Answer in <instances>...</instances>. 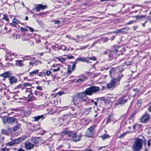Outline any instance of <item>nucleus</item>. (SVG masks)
I'll use <instances>...</instances> for the list:
<instances>
[{
    "label": "nucleus",
    "instance_id": "12",
    "mask_svg": "<svg viewBox=\"0 0 151 151\" xmlns=\"http://www.w3.org/2000/svg\"><path fill=\"white\" fill-rule=\"evenodd\" d=\"M76 60L81 61L83 62H86L87 63H88L89 62V61L87 58V57H79L76 59Z\"/></svg>",
    "mask_w": 151,
    "mask_h": 151
},
{
    "label": "nucleus",
    "instance_id": "44",
    "mask_svg": "<svg viewBox=\"0 0 151 151\" xmlns=\"http://www.w3.org/2000/svg\"><path fill=\"white\" fill-rule=\"evenodd\" d=\"M22 84H19L18 86H17L16 88L17 89H19V88H21V90H23V88L22 87Z\"/></svg>",
    "mask_w": 151,
    "mask_h": 151
},
{
    "label": "nucleus",
    "instance_id": "34",
    "mask_svg": "<svg viewBox=\"0 0 151 151\" xmlns=\"http://www.w3.org/2000/svg\"><path fill=\"white\" fill-rule=\"evenodd\" d=\"M32 84L30 83H24L23 84V86L24 87H27L28 86H31Z\"/></svg>",
    "mask_w": 151,
    "mask_h": 151
},
{
    "label": "nucleus",
    "instance_id": "49",
    "mask_svg": "<svg viewBox=\"0 0 151 151\" xmlns=\"http://www.w3.org/2000/svg\"><path fill=\"white\" fill-rule=\"evenodd\" d=\"M9 150L6 148H2L1 150V151H8Z\"/></svg>",
    "mask_w": 151,
    "mask_h": 151
},
{
    "label": "nucleus",
    "instance_id": "42",
    "mask_svg": "<svg viewBox=\"0 0 151 151\" xmlns=\"http://www.w3.org/2000/svg\"><path fill=\"white\" fill-rule=\"evenodd\" d=\"M58 60H59V61H60L62 63H63V62H64L65 60V58H58Z\"/></svg>",
    "mask_w": 151,
    "mask_h": 151
},
{
    "label": "nucleus",
    "instance_id": "18",
    "mask_svg": "<svg viewBox=\"0 0 151 151\" xmlns=\"http://www.w3.org/2000/svg\"><path fill=\"white\" fill-rule=\"evenodd\" d=\"M92 109V108L91 107L89 108L88 109H84L83 112L85 114L87 115L91 112Z\"/></svg>",
    "mask_w": 151,
    "mask_h": 151
},
{
    "label": "nucleus",
    "instance_id": "26",
    "mask_svg": "<svg viewBox=\"0 0 151 151\" xmlns=\"http://www.w3.org/2000/svg\"><path fill=\"white\" fill-rule=\"evenodd\" d=\"M27 137L26 136H23L22 137H19L18 139L20 143H21Z\"/></svg>",
    "mask_w": 151,
    "mask_h": 151
},
{
    "label": "nucleus",
    "instance_id": "51",
    "mask_svg": "<svg viewBox=\"0 0 151 151\" xmlns=\"http://www.w3.org/2000/svg\"><path fill=\"white\" fill-rule=\"evenodd\" d=\"M60 69L59 67H58L57 69H54L53 70V71L54 72H55L60 70Z\"/></svg>",
    "mask_w": 151,
    "mask_h": 151
},
{
    "label": "nucleus",
    "instance_id": "43",
    "mask_svg": "<svg viewBox=\"0 0 151 151\" xmlns=\"http://www.w3.org/2000/svg\"><path fill=\"white\" fill-rule=\"evenodd\" d=\"M14 142L15 144H17L19 143H20L19 141L18 138L14 139Z\"/></svg>",
    "mask_w": 151,
    "mask_h": 151
},
{
    "label": "nucleus",
    "instance_id": "39",
    "mask_svg": "<svg viewBox=\"0 0 151 151\" xmlns=\"http://www.w3.org/2000/svg\"><path fill=\"white\" fill-rule=\"evenodd\" d=\"M38 75L40 76L44 77L45 76L46 74L45 73L40 72L39 73V74Z\"/></svg>",
    "mask_w": 151,
    "mask_h": 151
},
{
    "label": "nucleus",
    "instance_id": "63",
    "mask_svg": "<svg viewBox=\"0 0 151 151\" xmlns=\"http://www.w3.org/2000/svg\"><path fill=\"white\" fill-rule=\"evenodd\" d=\"M68 73H71V70L69 69V68H68Z\"/></svg>",
    "mask_w": 151,
    "mask_h": 151
},
{
    "label": "nucleus",
    "instance_id": "8",
    "mask_svg": "<svg viewBox=\"0 0 151 151\" xmlns=\"http://www.w3.org/2000/svg\"><path fill=\"white\" fill-rule=\"evenodd\" d=\"M47 6L45 5H43L41 4H38L36 5L35 9L36 10L37 12H39L40 10H43L47 9Z\"/></svg>",
    "mask_w": 151,
    "mask_h": 151
},
{
    "label": "nucleus",
    "instance_id": "23",
    "mask_svg": "<svg viewBox=\"0 0 151 151\" xmlns=\"http://www.w3.org/2000/svg\"><path fill=\"white\" fill-rule=\"evenodd\" d=\"M12 55H13V56L14 55V54H12L11 53H7L6 52V54L5 56V57L6 58L5 60H7L8 59V58L9 57H11Z\"/></svg>",
    "mask_w": 151,
    "mask_h": 151
},
{
    "label": "nucleus",
    "instance_id": "32",
    "mask_svg": "<svg viewBox=\"0 0 151 151\" xmlns=\"http://www.w3.org/2000/svg\"><path fill=\"white\" fill-rule=\"evenodd\" d=\"M1 133L3 134H5L7 135L8 133L6 130L4 129H3L1 130Z\"/></svg>",
    "mask_w": 151,
    "mask_h": 151
},
{
    "label": "nucleus",
    "instance_id": "9",
    "mask_svg": "<svg viewBox=\"0 0 151 151\" xmlns=\"http://www.w3.org/2000/svg\"><path fill=\"white\" fill-rule=\"evenodd\" d=\"M73 100L74 104H77L80 102H82L78 94L73 98Z\"/></svg>",
    "mask_w": 151,
    "mask_h": 151
},
{
    "label": "nucleus",
    "instance_id": "3",
    "mask_svg": "<svg viewBox=\"0 0 151 151\" xmlns=\"http://www.w3.org/2000/svg\"><path fill=\"white\" fill-rule=\"evenodd\" d=\"M1 118L4 124L12 125L14 122L17 121V119L13 117H8L4 116Z\"/></svg>",
    "mask_w": 151,
    "mask_h": 151
},
{
    "label": "nucleus",
    "instance_id": "10",
    "mask_svg": "<svg viewBox=\"0 0 151 151\" xmlns=\"http://www.w3.org/2000/svg\"><path fill=\"white\" fill-rule=\"evenodd\" d=\"M115 82V79H112L110 83L107 85V88H114Z\"/></svg>",
    "mask_w": 151,
    "mask_h": 151
},
{
    "label": "nucleus",
    "instance_id": "37",
    "mask_svg": "<svg viewBox=\"0 0 151 151\" xmlns=\"http://www.w3.org/2000/svg\"><path fill=\"white\" fill-rule=\"evenodd\" d=\"M94 129V127H91L88 128L87 130H89L90 132H91L93 133V131Z\"/></svg>",
    "mask_w": 151,
    "mask_h": 151
},
{
    "label": "nucleus",
    "instance_id": "41",
    "mask_svg": "<svg viewBox=\"0 0 151 151\" xmlns=\"http://www.w3.org/2000/svg\"><path fill=\"white\" fill-rule=\"evenodd\" d=\"M136 20L135 21H134L133 20H132L129 21L126 24V25H128V24H132L134 23V22H136Z\"/></svg>",
    "mask_w": 151,
    "mask_h": 151
},
{
    "label": "nucleus",
    "instance_id": "54",
    "mask_svg": "<svg viewBox=\"0 0 151 151\" xmlns=\"http://www.w3.org/2000/svg\"><path fill=\"white\" fill-rule=\"evenodd\" d=\"M91 101L92 103H94V104L96 106L97 105V102H96L94 101L93 99L91 100L90 99V101Z\"/></svg>",
    "mask_w": 151,
    "mask_h": 151
},
{
    "label": "nucleus",
    "instance_id": "38",
    "mask_svg": "<svg viewBox=\"0 0 151 151\" xmlns=\"http://www.w3.org/2000/svg\"><path fill=\"white\" fill-rule=\"evenodd\" d=\"M87 58H88V60H96V57L94 56H93L92 57H87Z\"/></svg>",
    "mask_w": 151,
    "mask_h": 151
},
{
    "label": "nucleus",
    "instance_id": "62",
    "mask_svg": "<svg viewBox=\"0 0 151 151\" xmlns=\"http://www.w3.org/2000/svg\"><path fill=\"white\" fill-rule=\"evenodd\" d=\"M68 58L69 59H72V58H74V57L73 56H68Z\"/></svg>",
    "mask_w": 151,
    "mask_h": 151
},
{
    "label": "nucleus",
    "instance_id": "27",
    "mask_svg": "<svg viewBox=\"0 0 151 151\" xmlns=\"http://www.w3.org/2000/svg\"><path fill=\"white\" fill-rule=\"evenodd\" d=\"M27 137L26 136H23L22 137H19L18 139L20 143H21Z\"/></svg>",
    "mask_w": 151,
    "mask_h": 151
},
{
    "label": "nucleus",
    "instance_id": "20",
    "mask_svg": "<svg viewBox=\"0 0 151 151\" xmlns=\"http://www.w3.org/2000/svg\"><path fill=\"white\" fill-rule=\"evenodd\" d=\"M123 76V75L121 73H118L117 78H114V79H115L116 81H119L122 78Z\"/></svg>",
    "mask_w": 151,
    "mask_h": 151
},
{
    "label": "nucleus",
    "instance_id": "52",
    "mask_svg": "<svg viewBox=\"0 0 151 151\" xmlns=\"http://www.w3.org/2000/svg\"><path fill=\"white\" fill-rule=\"evenodd\" d=\"M53 22H54L55 24H58L60 23V21L59 20H53Z\"/></svg>",
    "mask_w": 151,
    "mask_h": 151
},
{
    "label": "nucleus",
    "instance_id": "11",
    "mask_svg": "<svg viewBox=\"0 0 151 151\" xmlns=\"http://www.w3.org/2000/svg\"><path fill=\"white\" fill-rule=\"evenodd\" d=\"M11 74H12L11 72L9 71H8L3 73L0 74V76L2 77L6 78L9 77L11 75Z\"/></svg>",
    "mask_w": 151,
    "mask_h": 151
},
{
    "label": "nucleus",
    "instance_id": "36",
    "mask_svg": "<svg viewBox=\"0 0 151 151\" xmlns=\"http://www.w3.org/2000/svg\"><path fill=\"white\" fill-rule=\"evenodd\" d=\"M3 19H4L7 22H8L9 21V19L7 17L6 15V14H4Z\"/></svg>",
    "mask_w": 151,
    "mask_h": 151
},
{
    "label": "nucleus",
    "instance_id": "46",
    "mask_svg": "<svg viewBox=\"0 0 151 151\" xmlns=\"http://www.w3.org/2000/svg\"><path fill=\"white\" fill-rule=\"evenodd\" d=\"M119 68L120 73H121V72H122L124 70L123 69L122 66H120L119 67Z\"/></svg>",
    "mask_w": 151,
    "mask_h": 151
},
{
    "label": "nucleus",
    "instance_id": "4",
    "mask_svg": "<svg viewBox=\"0 0 151 151\" xmlns=\"http://www.w3.org/2000/svg\"><path fill=\"white\" fill-rule=\"evenodd\" d=\"M127 99L125 98L124 97H121L117 101L115 104V106L118 105H122L124 104L127 101Z\"/></svg>",
    "mask_w": 151,
    "mask_h": 151
},
{
    "label": "nucleus",
    "instance_id": "47",
    "mask_svg": "<svg viewBox=\"0 0 151 151\" xmlns=\"http://www.w3.org/2000/svg\"><path fill=\"white\" fill-rule=\"evenodd\" d=\"M95 113L96 114H97V115H98L100 114V110L99 109H98L96 111H95Z\"/></svg>",
    "mask_w": 151,
    "mask_h": 151
},
{
    "label": "nucleus",
    "instance_id": "50",
    "mask_svg": "<svg viewBox=\"0 0 151 151\" xmlns=\"http://www.w3.org/2000/svg\"><path fill=\"white\" fill-rule=\"evenodd\" d=\"M151 142V141L150 139L148 140V142H147V145L149 147L150 146Z\"/></svg>",
    "mask_w": 151,
    "mask_h": 151
},
{
    "label": "nucleus",
    "instance_id": "2",
    "mask_svg": "<svg viewBox=\"0 0 151 151\" xmlns=\"http://www.w3.org/2000/svg\"><path fill=\"white\" fill-rule=\"evenodd\" d=\"M143 140L141 139L137 138L133 144L132 147L134 151H139L142 147Z\"/></svg>",
    "mask_w": 151,
    "mask_h": 151
},
{
    "label": "nucleus",
    "instance_id": "53",
    "mask_svg": "<svg viewBox=\"0 0 151 151\" xmlns=\"http://www.w3.org/2000/svg\"><path fill=\"white\" fill-rule=\"evenodd\" d=\"M27 27H28L30 31L31 32H33L34 31V29L30 27H28V26Z\"/></svg>",
    "mask_w": 151,
    "mask_h": 151
},
{
    "label": "nucleus",
    "instance_id": "1",
    "mask_svg": "<svg viewBox=\"0 0 151 151\" xmlns=\"http://www.w3.org/2000/svg\"><path fill=\"white\" fill-rule=\"evenodd\" d=\"M100 91L99 87L95 86H92L87 88L85 91L78 93L82 102L84 101L87 104L90 103V99L87 95L92 96L93 94L98 92Z\"/></svg>",
    "mask_w": 151,
    "mask_h": 151
},
{
    "label": "nucleus",
    "instance_id": "16",
    "mask_svg": "<svg viewBox=\"0 0 151 151\" xmlns=\"http://www.w3.org/2000/svg\"><path fill=\"white\" fill-rule=\"evenodd\" d=\"M119 48V47L118 46H116L114 47L113 49V51H111L110 52V55H109V57H112L113 55H112L113 52H116L117 51V50Z\"/></svg>",
    "mask_w": 151,
    "mask_h": 151
},
{
    "label": "nucleus",
    "instance_id": "19",
    "mask_svg": "<svg viewBox=\"0 0 151 151\" xmlns=\"http://www.w3.org/2000/svg\"><path fill=\"white\" fill-rule=\"evenodd\" d=\"M135 17L136 18V21L137 19H143L145 18L146 17V16L145 15H142V16H139V15H137L133 17Z\"/></svg>",
    "mask_w": 151,
    "mask_h": 151
},
{
    "label": "nucleus",
    "instance_id": "48",
    "mask_svg": "<svg viewBox=\"0 0 151 151\" xmlns=\"http://www.w3.org/2000/svg\"><path fill=\"white\" fill-rule=\"evenodd\" d=\"M142 102V100L141 99H139L138 100L137 102V104L138 105H140Z\"/></svg>",
    "mask_w": 151,
    "mask_h": 151
},
{
    "label": "nucleus",
    "instance_id": "35",
    "mask_svg": "<svg viewBox=\"0 0 151 151\" xmlns=\"http://www.w3.org/2000/svg\"><path fill=\"white\" fill-rule=\"evenodd\" d=\"M46 74L48 76H52V73L49 70L46 71Z\"/></svg>",
    "mask_w": 151,
    "mask_h": 151
},
{
    "label": "nucleus",
    "instance_id": "40",
    "mask_svg": "<svg viewBox=\"0 0 151 151\" xmlns=\"http://www.w3.org/2000/svg\"><path fill=\"white\" fill-rule=\"evenodd\" d=\"M76 63L75 62H73V65L72 67V70H75L76 69Z\"/></svg>",
    "mask_w": 151,
    "mask_h": 151
},
{
    "label": "nucleus",
    "instance_id": "60",
    "mask_svg": "<svg viewBox=\"0 0 151 151\" xmlns=\"http://www.w3.org/2000/svg\"><path fill=\"white\" fill-rule=\"evenodd\" d=\"M91 74L92 75H93V76H92V77H95L98 76L97 74L96 75V74L94 73H92Z\"/></svg>",
    "mask_w": 151,
    "mask_h": 151
},
{
    "label": "nucleus",
    "instance_id": "29",
    "mask_svg": "<svg viewBox=\"0 0 151 151\" xmlns=\"http://www.w3.org/2000/svg\"><path fill=\"white\" fill-rule=\"evenodd\" d=\"M101 137L103 139H104L106 138H108L109 137V136L108 134H104L101 135Z\"/></svg>",
    "mask_w": 151,
    "mask_h": 151
},
{
    "label": "nucleus",
    "instance_id": "59",
    "mask_svg": "<svg viewBox=\"0 0 151 151\" xmlns=\"http://www.w3.org/2000/svg\"><path fill=\"white\" fill-rule=\"evenodd\" d=\"M32 96V93H30L28 95V97L29 98H31Z\"/></svg>",
    "mask_w": 151,
    "mask_h": 151
},
{
    "label": "nucleus",
    "instance_id": "5",
    "mask_svg": "<svg viewBox=\"0 0 151 151\" xmlns=\"http://www.w3.org/2000/svg\"><path fill=\"white\" fill-rule=\"evenodd\" d=\"M150 115L145 113L142 117L140 122L142 123H145L150 119Z\"/></svg>",
    "mask_w": 151,
    "mask_h": 151
},
{
    "label": "nucleus",
    "instance_id": "17",
    "mask_svg": "<svg viewBox=\"0 0 151 151\" xmlns=\"http://www.w3.org/2000/svg\"><path fill=\"white\" fill-rule=\"evenodd\" d=\"M23 61L22 60H16V65L19 66H22L23 65Z\"/></svg>",
    "mask_w": 151,
    "mask_h": 151
},
{
    "label": "nucleus",
    "instance_id": "6",
    "mask_svg": "<svg viewBox=\"0 0 151 151\" xmlns=\"http://www.w3.org/2000/svg\"><path fill=\"white\" fill-rule=\"evenodd\" d=\"M35 146V144L32 142L29 141H27L25 143V146L26 149L27 150H30L33 148Z\"/></svg>",
    "mask_w": 151,
    "mask_h": 151
},
{
    "label": "nucleus",
    "instance_id": "7",
    "mask_svg": "<svg viewBox=\"0 0 151 151\" xmlns=\"http://www.w3.org/2000/svg\"><path fill=\"white\" fill-rule=\"evenodd\" d=\"M70 137L74 141L77 142L80 140L81 139V136L80 135L77 136L76 133L71 134Z\"/></svg>",
    "mask_w": 151,
    "mask_h": 151
},
{
    "label": "nucleus",
    "instance_id": "45",
    "mask_svg": "<svg viewBox=\"0 0 151 151\" xmlns=\"http://www.w3.org/2000/svg\"><path fill=\"white\" fill-rule=\"evenodd\" d=\"M20 30L22 32H26V31L27 32L28 31V30L27 29H25L23 27L21 28Z\"/></svg>",
    "mask_w": 151,
    "mask_h": 151
},
{
    "label": "nucleus",
    "instance_id": "57",
    "mask_svg": "<svg viewBox=\"0 0 151 151\" xmlns=\"http://www.w3.org/2000/svg\"><path fill=\"white\" fill-rule=\"evenodd\" d=\"M14 141L13 142H10L9 143V146H12V145H14Z\"/></svg>",
    "mask_w": 151,
    "mask_h": 151
},
{
    "label": "nucleus",
    "instance_id": "61",
    "mask_svg": "<svg viewBox=\"0 0 151 151\" xmlns=\"http://www.w3.org/2000/svg\"><path fill=\"white\" fill-rule=\"evenodd\" d=\"M17 24L13 23V24H12V26L13 27H17Z\"/></svg>",
    "mask_w": 151,
    "mask_h": 151
},
{
    "label": "nucleus",
    "instance_id": "56",
    "mask_svg": "<svg viewBox=\"0 0 151 151\" xmlns=\"http://www.w3.org/2000/svg\"><path fill=\"white\" fill-rule=\"evenodd\" d=\"M36 88L37 89H38L39 90H42V87L41 86H37L36 87Z\"/></svg>",
    "mask_w": 151,
    "mask_h": 151
},
{
    "label": "nucleus",
    "instance_id": "64",
    "mask_svg": "<svg viewBox=\"0 0 151 151\" xmlns=\"http://www.w3.org/2000/svg\"><path fill=\"white\" fill-rule=\"evenodd\" d=\"M148 110L150 111L151 112V106L148 108Z\"/></svg>",
    "mask_w": 151,
    "mask_h": 151
},
{
    "label": "nucleus",
    "instance_id": "25",
    "mask_svg": "<svg viewBox=\"0 0 151 151\" xmlns=\"http://www.w3.org/2000/svg\"><path fill=\"white\" fill-rule=\"evenodd\" d=\"M93 133L91 132H90L89 130H87L86 132V135L87 137H91L92 136Z\"/></svg>",
    "mask_w": 151,
    "mask_h": 151
},
{
    "label": "nucleus",
    "instance_id": "15",
    "mask_svg": "<svg viewBox=\"0 0 151 151\" xmlns=\"http://www.w3.org/2000/svg\"><path fill=\"white\" fill-rule=\"evenodd\" d=\"M39 137H35L33 139L31 140V142H32L33 144H35V145L37 146L38 145V142L39 141Z\"/></svg>",
    "mask_w": 151,
    "mask_h": 151
},
{
    "label": "nucleus",
    "instance_id": "30",
    "mask_svg": "<svg viewBox=\"0 0 151 151\" xmlns=\"http://www.w3.org/2000/svg\"><path fill=\"white\" fill-rule=\"evenodd\" d=\"M43 117V116H38L35 117L34 118V120L35 121H37L40 119L42 118Z\"/></svg>",
    "mask_w": 151,
    "mask_h": 151
},
{
    "label": "nucleus",
    "instance_id": "24",
    "mask_svg": "<svg viewBox=\"0 0 151 151\" xmlns=\"http://www.w3.org/2000/svg\"><path fill=\"white\" fill-rule=\"evenodd\" d=\"M86 79L87 78L86 77H83V78H81L78 79L76 81V82H81L82 81L86 80Z\"/></svg>",
    "mask_w": 151,
    "mask_h": 151
},
{
    "label": "nucleus",
    "instance_id": "22",
    "mask_svg": "<svg viewBox=\"0 0 151 151\" xmlns=\"http://www.w3.org/2000/svg\"><path fill=\"white\" fill-rule=\"evenodd\" d=\"M21 126V124H18L15 126L13 128V130L14 132H15L19 129V127Z\"/></svg>",
    "mask_w": 151,
    "mask_h": 151
},
{
    "label": "nucleus",
    "instance_id": "13",
    "mask_svg": "<svg viewBox=\"0 0 151 151\" xmlns=\"http://www.w3.org/2000/svg\"><path fill=\"white\" fill-rule=\"evenodd\" d=\"M116 69L114 68H111L109 70V75L112 78L113 77H114V75L116 72Z\"/></svg>",
    "mask_w": 151,
    "mask_h": 151
},
{
    "label": "nucleus",
    "instance_id": "55",
    "mask_svg": "<svg viewBox=\"0 0 151 151\" xmlns=\"http://www.w3.org/2000/svg\"><path fill=\"white\" fill-rule=\"evenodd\" d=\"M65 49L66 46L63 45H62L61 49L63 50H65Z\"/></svg>",
    "mask_w": 151,
    "mask_h": 151
},
{
    "label": "nucleus",
    "instance_id": "14",
    "mask_svg": "<svg viewBox=\"0 0 151 151\" xmlns=\"http://www.w3.org/2000/svg\"><path fill=\"white\" fill-rule=\"evenodd\" d=\"M9 79L11 84H13L14 83H16L17 82V79L14 76H11Z\"/></svg>",
    "mask_w": 151,
    "mask_h": 151
},
{
    "label": "nucleus",
    "instance_id": "21",
    "mask_svg": "<svg viewBox=\"0 0 151 151\" xmlns=\"http://www.w3.org/2000/svg\"><path fill=\"white\" fill-rule=\"evenodd\" d=\"M126 29V28H124L121 29L116 30L114 32V33L115 34H117L119 33L123 32H124L125 30Z\"/></svg>",
    "mask_w": 151,
    "mask_h": 151
},
{
    "label": "nucleus",
    "instance_id": "33",
    "mask_svg": "<svg viewBox=\"0 0 151 151\" xmlns=\"http://www.w3.org/2000/svg\"><path fill=\"white\" fill-rule=\"evenodd\" d=\"M130 132H123L121 136L119 137H124V136L126 135L127 133H129Z\"/></svg>",
    "mask_w": 151,
    "mask_h": 151
},
{
    "label": "nucleus",
    "instance_id": "28",
    "mask_svg": "<svg viewBox=\"0 0 151 151\" xmlns=\"http://www.w3.org/2000/svg\"><path fill=\"white\" fill-rule=\"evenodd\" d=\"M38 72V70H35L29 73V76H33L34 74H37Z\"/></svg>",
    "mask_w": 151,
    "mask_h": 151
},
{
    "label": "nucleus",
    "instance_id": "58",
    "mask_svg": "<svg viewBox=\"0 0 151 151\" xmlns=\"http://www.w3.org/2000/svg\"><path fill=\"white\" fill-rule=\"evenodd\" d=\"M36 62H33V63L32 62H30L29 63V64L30 65H31L32 66L33 65L35 64V63H36Z\"/></svg>",
    "mask_w": 151,
    "mask_h": 151
},
{
    "label": "nucleus",
    "instance_id": "31",
    "mask_svg": "<svg viewBox=\"0 0 151 151\" xmlns=\"http://www.w3.org/2000/svg\"><path fill=\"white\" fill-rule=\"evenodd\" d=\"M12 23L16 24H18L19 23V21L17 20V19H14L12 20Z\"/></svg>",
    "mask_w": 151,
    "mask_h": 151
}]
</instances>
